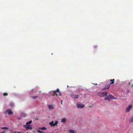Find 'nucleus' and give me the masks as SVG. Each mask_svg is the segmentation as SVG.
I'll return each instance as SVG.
<instances>
[{"instance_id": "412c9836", "label": "nucleus", "mask_w": 133, "mask_h": 133, "mask_svg": "<svg viewBox=\"0 0 133 133\" xmlns=\"http://www.w3.org/2000/svg\"><path fill=\"white\" fill-rule=\"evenodd\" d=\"M3 95L4 96H7L8 95V94L7 93L5 92L3 93Z\"/></svg>"}, {"instance_id": "423d86ee", "label": "nucleus", "mask_w": 133, "mask_h": 133, "mask_svg": "<svg viewBox=\"0 0 133 133\" xmlns=\"http://www.w3.org/2000/svg\"><path fill=\"white\" fill-rule=\"evenodd\" d=\"M77 108H83L84 107V105L82 104H78L77 105Z\"/></svg>"}, {"instance_id": "f03ea898", "label": "nucleus", "mask_w": 133, "mask_h": 133, "mask_svg": "<svg viewBox=\"0 0 133 133\" xmlns=\"http://www.w3.org/2000/svg\"><path fill=\"white\" fill-rule=\"evenodd\" d=\"M56 95L57 96L58 95L59 96H61L62 94L59 91V89H57L56 90H55L53 92V93L52 95V96H55V95Z\"/></svg>"}, {"instance_id": "c756f323", "label": "nucleus", "mask_w": 133, "mask_h": 133, "mask_svg": "<svg viewBox=\"0 0 133 133\" xmlns=\"http://www.w3.org/2000/svg\"><path fill=\"white\" fill-rule=\"evenodd\" d=\"M128 92H129V91H128Z\"/></svg>"}, {"instance_id": "ddd939ff", "label": "nucleus", "mask_w": 133, "mask_h": 133, "mask_svg": "<svg viewBox=\"0 0 133 133\" xmlns=\"http://www.w3.org/2000/svg\"><path fill=\"white\" fill-rule=\"evenodd\" d=\"M133 122V116L131 117L129 119V123H131Z\"/></svg>"}, {"instance_id": "393cba45", "label": "nucleus", "mask_w": 133, "mask_h": 133, "mask_svg": "<svg viewBox=\"0 0 133 133\" xmlns=\"http://www.w3.org/2000/svg\"><path fill=\"white\" fill-rule=\"evenodd\" d=\"M1 133H5V132L4 131H2L1 132Z\"/></svg>"}, {"instance_id": "aec40b11", "label": "nucleus", "mask_w": 133, "mask_h": 133, "mask_svg": "<svg viewBox=\"0 0 133 133\" xmlns=\"http://www.w3.org/2000/svg\"><path fill=\"white\" fill-rule=\"evenodd\" d=\"M37 131L39 133H43V131H40L39 130H37Z\"/></svg>"}, {"instance_id": "1a4fd4ad", "label": "nucleus", "mask_w": 133, "mask_h": 133, "mask_svg": "<svg viewBox=\"0 0 133 133\" xmlns=\"http://www.w3.org/2000/svg\"><path fill=\"white\" fill-rule=\"evenodd\" d=\"M48 108L49 109L53 110L54 109V107L53 105H48Z\"/></svg>"}, {"instance_id": "2eb2a0df", "label": "nucleus", "mask_w": 133, "mask_h": 133, "mask_svg": "<svg viewBox=\"0 0 133 133\" xmlns=\"http://www.w3.org/2000/svg\"><path fill=\"white\" fill-rule=\"evenodd\" d=\"M31 97L32 98L34 99H36L38 97V96H31Z\"/></svg>"}, {"instance_id": "9b49d317", "label": "nucleus", "mask_w": 133, "mask_h": 133, "mask_svg": "<svg viewBox=\"0 0 133 133\" xmlns=\"http://www.w3.org/2000/svg\"><path fill=\"white\" fill-rule=\"evenodd\" d=\"M69 132L70 133H76V132L73 129H70L69 131Z\"/></svg>"}, {"instance_id": "7ed1b4c3", "label": "nucleus", "mask_w": 133, "mask_h": 133, "mask_svg": "<svg viewBox=\"0 0 133 133\" xmlns=\"http://www.w3.org/2000/svg\"><path fill=\"white\" fill-rule=\"evenodd\" d=\"M116 99L114 96H112V95L111 94H109V95L105 97L104 99L105 100H109L110 99Z\"/></svg>"}, {"instance_id": "f8f14e48", "label": "nucleus", "mask_w": 133, "mask_h": 133, "mask_svg": "<svg viewBox=\"0 0 133 133\" xmlns=\"http://www.w3.org/2000/svg\"><path fill=\"white\" fill-rule=\"evenodd\" d=\"M49 124L51 126L54 127L55 126L54 123L53 121L50 122L49 123Z\"/></svg>"}, {"instance_id": "5701e85b", "label": "nucleus", "mask_w": 133, "mask_h": 133, "mask_svg": "<svg viewBox=\"0 0 133 133\" xmlns=\"http://www.w3.org/2000/svg\"><path fill=\"white\" fill-rule=\"evenodd\" d=\"M10 106H12V107L13 106V104H12V103H11L10 104Z\"/></svg>"}, {"instance_id": "4468645a", "label": "nucleus", "mask_w": 133, "mask_h": 133, "mask_svg": "<svg viewBox=\"0 0 133 133\" xmlns=\"http://www.w3.org/2000/svg\"><path fill=\"white\" fill-rule=\"evenodd\" d=\"M110 81H111V82L110 83V84H114L115 82V79H110Z\"/></svg>"}, {"instance_id": "a211bd4d", "label": "nucleus", "mask_w": 133, "mask_h": 133, "mask_svg": "<svg viewBox=\"0 0 133 133\" xmlns=\"http://www.w3.org/2000/svg\"><path fill=\"white\" fill-rule=\"evenodd\" d=\"M1 129H8V128L7 127H2L1 128Z\"/></svg>"}, {"instance_id": "6e6552de", "label": "nucleus", "mask_w": 133, "mask_h": 133, "mask_svg": "<svg viewBox=\"0 0 133 133\" xmlns=\"http://www.w3.org/2000/svg\"><path fill=\"white\" fill-rule=\"evenodd\" d=\"M110 84H109L108 85H106L105 87V88H104L102 89V90H105L106 89H109V88L110 87Z\"/></svg>"}, {"instance_id": "a878e982", "label": "nucleus", "mask_w": 133, "mask_h": 133, "mask_svg": "<svg viewBox=\"0 0 133 133\" xmlns=\"http://www.w3.org/2000/svg\"><path fill=\"white\" fill-rule=\"evenodd\" d=\"M62 101H61V104H62Z\"/></svg>"}, {"instance_id": "0eeeda50", "label": "nucleus", "mask_w": 133, "mask_h": 133, "mask_svg": "<svg viewBox=\"0 0 133 133\" xmlns=\"http://www.w3.org/2000/svg\"><path fill=\"white\" fill-rule=\"evenodd\" d=\"M23 126L27 129H30V130H32V127L30 125H24Z\"/></svg>"}, {"instance_id": "39448f33", "label": "nucleus", "mask_w": 133, "mask_h": 133, "mask_svg": "<svg viewBox=\"0 0 133 133\" xmlns=\"http://www.w3.org/2000/svg\"><path fill=\"white\" fill-rule=\"evenodd\" d=\"M71 97L73 98L76 99L78 97V95H75L73 93L71 95Z\"/></svg>"}, {"instance_id": "f257e3e1", "label": "nucleus", "mask_w": 133, "mask_h": 133, "mask_svg": "<svg viewBox=\"0 0 133 133\" xmlns=\"http://www.w3.org/2000/svg\"><path fill=\"white\" fill-rule=\"evenodd\" d=\"M97 95L98 96L100 97H104L107 96L108 95L107 91L104 92L100 91L98 93Z\"/></svg>"}, {"instance_id": "9d476101", "label": "nucleus", "mask_w": 133, "mask_h": 133, "mask_svg": "<svg viewBox=\"0 0 133 133\" xmlns=\"http://www.w3.org/2000/svg\"><path fill=\"white\" fill-rule=\"evenodd\" d=\"M6 111L8 112V114L9 115H12L13 114V113L12 111L10 110H7Z\"/></svg>"}, {"instance_id": "bb28decb", "label": "nucleus", "mask_w": 133, "mask_h": 133, "mask_svg": "<svg viewBox=\"0 0 133 133\" xmlns=\"http://www.w3.org/2000/svg\"><path fill=\"white\" fill-rule=\"evenodd\" d=\"M95 85H97V83H96L95 84Z\"/></svg>"}, {"instance_id": "6ab92c4d", "label": "nucleus", "mask_w": 133, "mask_h": 133, "mask_svg": "<svg viewBox=\"0 0 133 133\" xmlns=\"http://www.w3.org/2000/svg\"><path fill=\"white\" fill-rule=\"evenodd\" d=\"M32 121H29L27 122L26 123V124H30L31 123H32Z\"/></svg>"}, {"instance_id": "4be33fe9", "label": "nucleus", "mask_w": 133, "mask_h": 133, "mask_svg": "<svg viewBox=\"0 0 133 133\" xmlns=\"http://www.w3.org/2000/svg\"><path fill=\"white\" fill-rule=\"evenodd\" d=\"M58 123V122L57 121H56L55 123H54L55 125L57 126V124Z\"/></svg>"}, {"instance_id": "20e7f679", "label": "nucleus", "mask_w": 133, "mask_h": 133, "mask_svg": "<svg viewBox=\"0 0 133 133\" xmlns=\"http://www.w3.org/2000/svg\"><path fill=\"white\" fill-rule=\"evenodd\" d=\"M132 108V106L131 105H129L125 109V111L127 112H129L130 110Z\"/></svg>"}, {"instance_id": "b1692460", "label": "nucleus", "mask_w": 133, "mask_h": 133, "mask_svg": "<svg viewBox=\"0 0 133 133\" xmlns=\"http://www.w3.org/2000/svg\"><path fill=\"white\" fill-rule=\"evenodd\" d=\"M35 120H38V118H35Z\"/></svg>"}, {"instance_id": "c85d7f7f", "label": "nucleus", "mask_w": 133, "mask_h": 133, "mask_svg": "<svg viewBox=\"0 0 133 133\" xmlns=\"http://www.w3.org/2000/svg\"><path fill=\"white\" fill-rule=\"evenodd\" d=\"M128 92H129V91H128Z\"/></svg>"}, {"instance_id": "f3484780", "label": "nucleus", "mask_w": 133, "mask_h": 133, "mask_svg": "<svg viewBox=\"0 0 133 133\" xmlns=\"http://www.w3.org/2000/svg\"><path fill=\"white\" fill-rule=\"evenodd\" d=\"M39 129H41L42 130H45L46 129V128L43 127H42L40 128H39Z\"/></svg>"}, {"instance_id": "dca6fc26", "label": "nucleus", "mask_w": 133, "mask_h": 133, "mask_svg": "<svg viewBox=\"0 0 133 133\" xmlns=\"http://www.w3.org/2000/svg\"><path fill=\"white\" fill-rule=\"evenodd\" d=\"M66 121V119L65 118H63L61 119V122H65Z\"/></svg>"}, {"instance_id": "cd10ccee", "label": "nucleus", "mask_w": 133, "mask_h": 133, "mask_svg": "<svg viewBox=\"0 0 133 133\" xmlns=\"http://www.w3.org/2000/svg\"><path fill=\"white\" fill-rule=\"evenodd\" d=\"M17 133H21L20 132H18Z\"/></svg>"}]
</instances>
